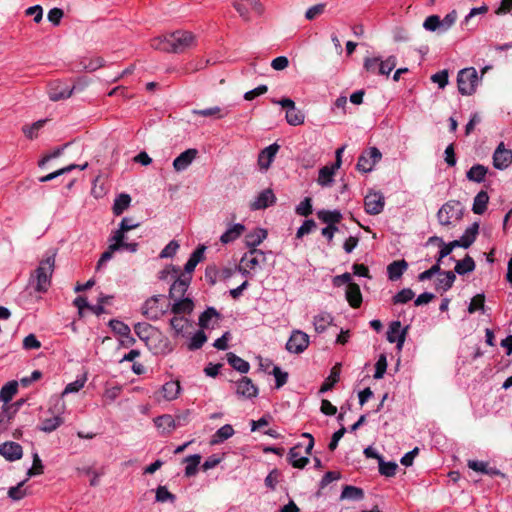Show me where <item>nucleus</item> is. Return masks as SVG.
Masks as SVG:
<instances>
[{"mask_svg": "<svg viewBox=\"0 0 512 512\" xmlns=\"http://www.w3.org/2000/svg\"><path fill=\"white\" fill-rule=\"evenodd\" d=\"M65 409L66 404L59 396L52 397L50 399V405L47 412L53 416L42 419L38 429L45 433H51L58 429L64 423L62 415L64 414Z\"/></svg>", "mask_w": 512, "mask_h": 512, "instance_id": "1", "label": "nucleus"}, {"mask_svg": "<svg viewBox=\"0 0 512 512\" xmlns=\"http://www.w3.org/2000/svg\"><path fill=\"white\" fill-rule=\"evenodd\" d=\"M55 252L46 255L39 263L36 269V285L35 290L39 293H44L48 290L51 283V276L55 266Z\"/></svg>", "mask_w": 512, "mask_h": 512, "instance_id": "2", "label": "nucleus"}, {"mask_svg": "<svg viewBox=\"0 0 512 512\" xmlns=\"http://www.w3.org/2000/svg\"><path fill=\"white\" fill-rule=\"evenodd\" d=\"M464 206L458 200H449L444 203L437 213V219L440 225L450 226L460 221L463 217Z\"/></svg>", "mask_w": 512, "mask_h": 512, "instance_id": "3", "label": "nucleus"}, {"mask_svg": "<svg viewBox=\"0 0 512 512\" xmlns=\"http://www.w3.org/2000/svg\"><path fill=\"white\" fill-rule=\"evenodd\" d=\"M457 17L456 10L450 11L443 19L438 15H430L424 20L423 27L427 31L443 34L455 24Z\"/></svg>", "mask_w": 512, "mask_h": 512, "instance_id": "4", "label": "nucleus"}, {"mask_svg": "<svg viewBox=\"0 0 512 512\" xmlns=\"http://www.w3.org/2000/svg\"><path fill=\"white\" fill-rule=\"evenodd\" d=\"M163 295H154L147 299L142 306V314L149 320L160 319L169 309V304L164 303Z\"/></svg>", "mask_w": 512, "mask_h": 512, "instance_id": "5", "label": "nucleus"}, {"mask_svg": "<svg viewBox=\"0 0 512 512\" xmlns=\"http://www.w3.org/2000/svg\"><path fill=\"white\" fill-rule=\"evenodd\" d=\"M479 81L478 72L474 67L461 69L457 75L458 90L462 95H471L475 92Z\"/></svg>", "mask_w": 512, "mask_h": 512, "instance_id": "6", "label": "nucleus"}, {"mask_svg": "<svg viewBox=\"0 0 512 512\" xmlns=\"http://www.w3.org/2000/svg\"><path fill=\"white\" fill-rule=\"evenodd\" d=\"M182 393V386L179 380L171 379L166 381L153 393V399L158 402H172L179 398Z\"/></svg>", "mask_w": 512, "mask_h": 512, "instance_id": "7", "label": "nucleus"}, {"mask_svg": "<svg viewBox=\"0 0 512 512\" xmlns=\"http://www.w3.org/2000/svg\"><path fill=\"white\" fill-rule=\"evenodd\" d=\"M171 52L182 53L196 44V38L189 31H175L170 33Z\"/></svg>", "mask_w": 512, "mask_h": 512, "instance_id": "8", "label": "nucleus"}, {"mask_svg": "<svg viewBox=\"0 0 512 512\" xmlns=\"http://www.w3.org/2000/svg\"><path fill=\"white\" fill-rule=\"evenodd\" d=\"M382 153L377 147H370L364 150L358 158L356 168L363 173H369L381 160Z\"/></svg>", "mask_w": 512, "mask_h": 512, "instance_id": "9", "label": "nucleus"}, {"mask_svg": "<svg viewBox=\"0 0 512 512\" xmlns=\"http://www.w3.org/2000/svg\"><path fill=\"white\" fill-rule=\"evenodd\" d=\"M272 102L274 104H278L281 107L286 109V121L288 124L292 126H298L304 122V114L298 110L295 106V103L290 98H283L281 100H275L273 99Z\"/></svg>", "mask_w": 512, "mask_h": 512, "instance_id": "10", "label": "nucleus"}, {"mask_svg": "<svg viewBox=\"0 0 512 512\" xmlns=\"http://www.w3.org/2000/svg\"><path fill=\"white\" fill-rule=\"evenodd\" d=\"M385 206V197L379 191L369 192L364 198V209L369 215L380 214Z\"/></svg>", "mask_w": 512, "mask_h": 512, "instance_id": "11", "label": "nucleus"}, {"mask_svg": "<svg viewBox=\"0 0 512 512\" xmlns=\"http://www.w3.org/2000/svg\"><path fill=\"white\" fill-rule=\"evenodd\" d=\"M308 345L309 336L300 330H295L286 343V349L291 353L300 354Z\"/></svg>", "mask_w": 512, "mask_h": 512, "instance_id": "12", "label": "nucleus"}, {"mask_svg": "<svg viewBox=\"0 0 512 512\" xmlns=\"http://www.w3.org/2000/svg\"><path fill=\"white\" fill-rule=\"evenodd\" d=\"M174 271L177 274V277L170 287L169 298L178 299V298L184 297V295L191 283L192 276L178 274V270H175V269H174Z\"/></svg>", "mask_w": 512, "mask_h": 512, "instance_id": "13", "label": "nucleus"}, {"mask_svg": "<svg viewBox=\"0 0 512 512\" xmlns=\"http://www.w3.org/2000/svg\"><path fill=\"white\" fill-rule=\"evenodd\" d=\"M75 90H77L76 85L70 87L66 83L56 81L50 84L48 94L52 101H59L69 98Z\"/></svg>", "mask_w": 512, "mask_h": 512, "instance_id": "14", "label": "nucleus"}, {"mask_svg": "<svg viewBox=\"0 0 512 512\" xmlns=\"http://www.w3.org/2000/svg\"><path fill=\"white\" fill-rule=\"evenodd\" d=\"M512 163V151L506 149L503 143H500L493 153V166L498 170H504Z\"/></svg>", "mask_w": 512, "mask_h": 512, "instance_id": "15", "label": "nucleus"}, {"mask_svg": "<svg viewBox=\"0 0 512 512\" xmlns=\"http://www.w3.org/2000/svg\"><path fill=\"white\" fill-rule=\"evenodd\" d=\"M276 201V197L271 189H265L261 191L249 205L250 210H262L273 205Z\"/></svg>", "mask_w": 512, "mask_h": 512, "instance_id": "16", "label": "nucleus"}, {"mask_svg": "<svg viewBox=\"0 0 512 512\" xmlns=\"http://www.w3.org/2000/svg\"><path fill=\"white\" fill-rule=\"evenodd\" d=\"M280 146L277 143H273L268 147L264 148L258 155V165L260 170L267 171L274 161Z\"/></svg>", "mask_w": 512, "mask_h": 512, "instance_id": "17", "label": "nucleus"}, {"mask_svg": "<svg viewBox=\"0 0 512 512\" xmlns=\"http://www.w3.org/2000/svg\"><path fill=\"white\" fill-rule=\"evenodd\" d=\"M406 336V329H401V323L399 321H394L390 324L387 331V340L390 343H396L397 349L401 350Z\"/></svg>", "mask_w": 512, "mask_h": 512, "instance_id": "18", "label": "nucleus"}, {"mask_svg": "<svg viewBox=\"0 0 512 512\" xmlns=\"http://www.w3.org/2000/svg\"><path fill=\"white\" fill-rule=\"evenodd\" d=\"M198 151L197 149L190 148L182 152L179 156H177L173 161V168L177 172H182L186 170L192 162L197 157Z\"/></svg>", "mask_w": 512, "mask_h": 512, "instance_id": "19", "label": "nucleus"}, {"mask_svg": "<svg viewBox=\"0 0 512 512\" xmlns=\"http://www.w3.org/2000/svg\"><path fill=\"white\" fill-rule=\"evenodd\" d=\"M265 253L260 249H250L241 258V263L245 264L248 268L255 270L265 262Z\"/></svg>", "mask_w": 512, "mask_h": 512, "instance_id": "20", "label": "nucleus"}, {"mask_svg": "<svg viewBox=\"0 0 512 512\" xmlns=\"http://www.w3.org/2000/svg\"><path fill=\"white\" fill-rule=\"evenodd\" d=\"M0 455L8 461H16L22 458V446L16 442H5L0 445Z\"/></svg>", "mask_w": 512, "mask_h": 512, "instance_id": "21", "label": "nucleus"}, {"mask_svg": "<svg viewBox=\"0 0 512 512\" xmlns=\"http://www.w3.org/2000/svg\"><path fill=\"white\" fill-rule=\"evenodd\" d=\"M236 393L246 398H254L258 394V388L248 377H242L236 383Z\"/></svg>", "mask_w": 512, "mask_h": 512, "instance_id": "22", "label": "nucleus"}, {"mask_svg": "<svg viewBox=\"0 0 512 512\" xmlns=\"http://www.w3.org/2000/svg\"><path fill=\"white\" fill-rule=\"evenodd\" d=\"M219 319V312L215 308L209 307L199 316V326L202 329L214 328Z\"/></svg>", "mask_w": 512, "mask_h": 512, "instance_id": "23", "label": "nucleus"}, {"mask_svg": "<svg viewBox=\"0 0 512 512\" xmlns=\"http://www.w3.org/2000/svg\"><path fill=\"white\" fill-rule=\"evenodd\" d=\"M174 302L171 306V312L175 315H181L183 316L185 314H190L194 309V303L193 300L189 297H181L178 299H172Z\"/></svg>", "mask_w": 512, "mask_h": 512, "instance_id": "24", "label": "nucleus"}, {"mask_svg": "<svg viewBox=\"0 0 512 512\" xmlns=\"http://www.w3.org/2000/svg\"><path fill=\"white\" fill-rule=\"evenodd\" d=\"M154 424L164 435H168L176 429V420L169 414L156 417Z\"/></svg>", "mask_w": 512, "mask_h": 512, "instance_id": "25", "label": "nucleus"}, {"mask_svg": "<svg viewBox=\"0 0 512 512\" xmlns=\"http://www.w3.org/2000/svg\"><path fill=\"white\" fill-rule=\"evenodd\" d=\"M245 231V226L241 223H235L229 226L226 231L221 235L220 241L223 244H228L238 239Z\"/></svg>", "mask_w": 512, "mask_h": 512, "instance_id": "26", "label": "nucleus"}, {"mask_svg": "<svg viewBox=\"0 0 512 512\" xmlns=\"http://www.w3.org/2000/svg\"><path fill=\"white\" fill-rule=\"evenodd\" d=\"M408 268V263L405 260L393 261L387 266L388 278L391 281H396L401 278Z\"/></svg>", "mask_w": 512, "mask_h": 512, "instance_id": "27", "label": "nucleus"}, {"mask_svg": "<svg viewBox=\"0 0 512 512\" xmlns=\"http://www.w3.org/2000/svg\"><path fill=\"white\" fill-rule=\"evenodd\" d=\"M333 316L328 312H320L319 314L314 316L313 325L314 329L317 333H323L326 329L332 325Z\"/></svg>", "mask_w": 512, "mask_h": 512, "instance_id": "28", "label": "nucleus"}, {"mask_svg": "<svg viewBox=\"0 0 512 512\" xmlns=\"http://www.w3.org/2000/svg\"><path fill=\"white\" fill-rule=\"evenodd\" d=\"M479 233V223H472L460 237L462 248H469L476 240Z\"/></svg>", "mask_w": 512, "mask_h": 512, "instance_id": "29", "label": "nucleus"}, {"mask_svg": "<svg viewBox=\"0 0 512 512\" xmlns=\"http://www.w3.org/2000/svg\"><path fill=\"white\" fill-rule=\"evenodd\" d=\"M205 247L201 246L198 247L189 257L187 260L185 266H184V273H181L182 275H191L192 272L195 270L197 264L202 260L203 254H204Z\"/></svg>", "mask_w": 512, "mask_h": 512, "instance_id": "30", "label": "nucleus"}, {"mask_svg": "<svg viewBox=\"0 0 512 512\" xmlns=\"http://www.w3.org/2000/svg\"><path fill=\"white\" fill-rule=\"evenodd\" d=\"M230 110L226 108H221L219 106L209 107L205 109H194L192 113L194 115H199L203 117H210L214 116L218 119L224 118L226 115H228Z\"/></svg>", "mask_w": 512, "mask_h": 512, "instance_id": "31", "label": "nucleus"}, {"mask_svg": "<svg viewBox=\"0 0 512 512\" xmlns=\"http://www.w3.org/2000/svg\"><path fill=\"white\" fill-rule=\"evenodd\" d=\"M364 498V491L360 487L353 485H345L342 489L340 499L341 500H352L360 501Z\"/></svg>", "mask_w": 512, "mask_h": 512, "instance_id": "32", "label": "nucleus"}, {"mask_svg": "<svg viewBox=\"0 0 512 512\" xmlns=\"http://www.w3.org/2000/svg\"><path fill=\"white\" fill-rule=\"evenodd\" d=\"M267 237V231L263 228H257L253 232L246 235V245L250 249H257L264 239Z\"/></svg>", "mask_w": 512, "mask_h": 512, "instance_id": "33", "label": "nucleus"}, {"mask_svg": "<svg viewBox=\"0 0 512 512\" xmlns=\"http://www.w3.org/2000/svg\"><path fill=\"white\" fill-rule=\"evenodd\" d=\"M346 299L353 308H358L362 303V294L359 285L350 284L346 289Z\"/></svg>", "mask_w": 512, "mask_h": 512, "instance_id": "34", "label": "nucleus"}, {"mask_svg": "<svg viewBox=\"0 0 512 512\" xmlns=\"http://www.w3.org/2000/svg\"><path fill=\"white\" fill-rule=\"evenodd\" d=\"M487 172V167L482 164H475L467 171L466 177L469 181L481 183L485 180Z\"/></svg>", "mask_w": 512, "mask_h": 512, "instance_id": "35", "label": "nucleus"}, {"mask_svg": "<svg viewBox=\"0 0 512 512\" xmlns=\"http://www.w3.org/2000/svg\"><path fill=\"white\" fill-rule=\"evenodd\" d=\"M317 217L328 225H336L342 219V214L339 210H319Z\"/></svg>", "mask_w": 512, "mask_h": 512, "instance_id": "36", "label": "nucleus"}, {"mask_svg": "<svg viewBox=\"0 0 512 512\" xmlns=\"http://www.w3.org/2000/svg\"><path fill=\"white\" fill-rule=\"evenodd\" d=\"M489 202V196L486 191H480L477 193V195L474 197L473 205H472V211L474 214L481 215L483 214L487 209V204Z\"/></svg>", "mask_w": 512, "mask_h": 512, "instance_id": "37", "label": "nucleus"}, {"mask_svg": "<svg viewBox=\"0 0 512 512\" xmlns=\"http://www.w3.org/2000/svg\"><path fill=\"white\" fill-rule=\"evenodd\" d=\"M87 166H88V163H84L83 165L70 164V165H68L66 167H63V168H61L59 170H56V171H54L52 173H49V174H47L45 176L40 177L39 181L42 182V183H45V182L51 181V180H53V179L63 175V174L71 172L72 170H74L76 168H78L80 170H84V169L87 168Z\"/></svg>", "mask_w": 512, "mask_h": 512, "instance_id": "38", "label": "nucleus"}, {"mask_svg": "<svg viewBox=\"0 0 512 512\" xmlns=\"http://www.w3.org/2000/svg\"><path fill=\"white\" fill-rule=\"evenodd\" d=\"M170 325L177 336L184 335V331L191 326V321L183 315H175L170 319Z\"/></svg>", "mask_w": 512, "mask_h": 512, "instance_id": "39", "label": "nucleus"}, {"mask_svg": "<svg viewBox=\"0 0 512 512\" xmlns=\"http://www.w3.org/2000/svg\"><path fill=\"white\" fill-rule=\"evenodd\" d=\"M21 403L16 402L10 405H5L0 412V427L6 426L18 411Z\"/></svg>", "mask_w": 512, "mask_h": 512, "instance_id": "40", "label": "nucleus"}, {"mask_svg": "<svg viewBox=\"0 0 512 512\" xmlns=\"http://www.w3.org/2000/svg\"><path fill=\"white\" fill-rule=\"evenodd\" d=\"M475 269V262L472 257L469 255H466L462 260H459L456 262L454 273H457L458 275H465L467 273H470L474 271Z\"/></svg>", "mask_w": 512, "mask_h": 512, "instance_id": "41", "label": "nucleus"}, {"mask_svg": "<svg viewBox=\"0 0 512 512\" xmlns=\"http://www.w3.org/2000/svg\"><path fill=\"white\" fill-rule=\"evenodd\" d=\"M136 335L145 342H148L154 334V327L146 322H139L134 325Z\"/></svg>", "mask_w": 512, "mask_h": 512, "instance_id": "42", "label": "nucleus"}, {"mask_svg": "<svg viewBox=\"0 0 512 512\" xmlns=\"http://www.w3.org/2000/svg\"><path fill=\"white\" fill-rule=\"evenodd\" d=\"M130 203H131L130 195H128L126 193H121L114 200L113 213L116 216L121 215L130 206Z\"/></svg>", "mask_w": 512, "mask_h": 512, "instance_id": "43", "label": "nucleus"}, {"mask_svg": "<svg viewBox=\"0 0 512 512\" xmlns=\"http://www.w3.org/2000/svg\"><path fill=\"white\" fill-rule=\"evenodd\" d=\"M17 391L18 383L16 381H10L6 383L0 390V401L5 404L9 403Z\"/></svg>", "mask_w": 512, "mask_h": 512, "instance_id": "44", "label": "nucleus"}, {"mask_svg": "<svg viewBox=\"0 0 512 512\" xmlns=\"http://www.w3.org/2000/svg\"><path fill=\"white\" fill-rule=\"evenodd\" d=\"M228 363L240 373H247L250 369V364L236 354L229 352L227 354Z\"/></svg>", "mask_w": 512, "mask_h": 512, "instance_id": "45", "label": "nucleus"}, {"mask_svg": "<svg viewBox=\"0 0 512 512\" xmlns=\"http://www.w3.org/2000/svg\"><path fill=\"white\" fill-rule=\"evenodd\" d=\"M234 435V429L230 424L220 427L211 439V444H219Z\"/></svg>", "mask_w": 512, "mask_h": 512, "instance_id": "46", "label": "nucleus"}, {"mask_svg": "<svg viewBox=\"0 0 512 512\" xmlns=\"http://www.w3.org/2000/svg\"><path fill=\"white\" fill-rule=\"evenodd\" d=\"M334 175L335 172L333 171V168L324 166L319 170L317 182L322 187H329L334 182Z\"/></svg>", "mask_w": 512, "mask_h": 512, "instance_id": "47", "label": "nucleus"}, {"mask_svg": "<svg viewBox=\"0 0 512 512\" xmlns=\"http://www.w3.org/2000/svg\"><path fill=\"white\" fill-rule=\"evenodd\" d=\"M298 449H299V446H295L290 449L289 462L295 468H304L307 465V463L309 462V459L307 456H301Z\"/></svg>", "mask_w": 512, "mask_h": 512, "instance_id": "48", "label": "nucleus"}, {"mask_svg": "<svg viewBox=\"0 0 512 512\" xmlns=\"http://www.w3.org/2000/svg\"><path fill=\"white\" fill-rule=\"evenodd\" d=\"M150 46L154 50L171 52L170 34L153 38L150 42Z\"/></svg>", "mask_w": 512, "mask_h": 512, "instance_id": "49", "label": "nucleus"}, {"mask_svg": "<svg viewBox=\"0 0 512 512\" xmlns=\"http://www.w3.org/2000/svg\"><path fill=\"white\" fill-rule=\"evenodd\" d=\"M467 466L473 471L480 472L487 475L499 474V471L494 468H489L488 463L479 460H469Z\"/></svg>", "mask_w": 512, "mask_h": 512, "instance_id": "50", "label": "nucleus"}, {"mask_svg": "<svg viewBox=\"0 0 512 512\" xmlns=\"http://www.w3.org/2000/svg\"><path fill=\"white\" fill-rule=\"evenodd\" d=\"M441 275L443 277L438 278L436 288L442 289L443 291H448L456 280L455 273L452 271H444L441 273Z\"/></svg>", "mask_w": 512, "mask_h": 512, "instance_id": "51", "label": "nucleus"}, {"mask_svg": "<svg viewBox=\"0 0 512 512\" xmlns=\"http://www.w3.org/2000/svg\"><path fill=\"white\" fill-rule=\"evenodd\" d=\"M185 462L187 463L185 467V475L187 477H192L197 473L198 465L201 462V456L199 454L189 455L185 458Z\"/></svg>", "mask_w": 512, "mask_h": 512, "instance_id": "52", "label": "nucleus"}, {"mask_svg": "<svg viewBox=\"0 0 512 512\" xmlns=\"http://www.w3.org/2000/svg\"><path fill=\"white\" fill-rule=\"evenodd\" d=\"M86 380L87 377L84 375L82 377H78L75 381L68 383L64 388L60 398L62 399V397H64L65 395L77 393L78 391H80L84 387Z\"/></svg>", "mask_w": 512, "mask_h": 512, "instance_id": "53", "label": "nucleus"}, {"mask_svg": "<svg viewBox=\"0 0 512 512\" xmlns=\"http://www.w3.org/2000/svg\"><path fill=\"white\" fill-rule=\"evenodd\" d=\"M206 341H207V336L204 333V331L201 329V330L197 331L190 338V341L188 343V349L190 351L198 350L205 344Z\"/></svg>", "mask_w": 512, "mask_h": 512, "instance_id": "54", "label": "nucleus"}, {"mask_svg": "<svg viewBox=\"0 0 512 512\" xmlns=\"http://www.w3.org/2000/svg\"><path fill=\"white\" fill-rule=\"evenodd\" d=\"M156 502L165 503L171 502L174 503L176 500V496L168 491L166 486H158L156 489L155 495Z\"/></svg>", "mask_w": 512, "mask_h": 512, "instance_id": "55", "label": "nucleus"}, {"mask_svg": "<svg viewBox=\"0 0 512 512\" xmlns=\"http://www.w3.org/2000/svg\"><path fill=\"white\" fill-rule=\"evenodd\" d=\"M340 378V369L337 366H334L331 370V373L327 380L322 384L320 388V392L329 391L335 383L339 381Z\"/></svg>", "mask_w": 512, "mask_h": 512, "instance_id": "56", "label": "nucleus"}, {"mask_svg": "<svg viewBox=\"0 0 512 512\" xmlns=\"http://www.w3.org/2000/svg\"><path fill=\"white\" fill-rule=\"evenodd\" d=\"M395 66H396V57L395 56H389L385 60L380 59L378 73L380 75L388 76L391 73V71L395 68Z\"/></svg>", "mask_w": 512, "mask_h": 512, "instance_id": "57", "label": "nucleus"}, {"mask_svg": "<svg viewBox=\"0 0 512 512\" xmlns=\"http://www.w3.org/2000/svg\"><path fill=\"white\" fill-rule=\"evenodd\" d=\"M379 473L386 477H392L396 474L398 465L395 462H385L384 459H380L378 462Z\"/></svg>", "mask_w": 512, "mask_h": 512, "instance_id": "58", "label": "nucleus"}, {"mask_svg": "<svg viewBox=\"0 0 512 512\" xmlns=\"http://www.w3.org/2000/svg\"><path fill=\"white\" fill-rule=\"evenodd\" d=\"M109 327L112 329V331L118 335L127 336L131 329L130 327L125 324L124 322L116 319H112L109 321Z\"/></svg>", "mask_w": 512, "mask_h": 512, "instance_id": "59", "label": "nucleus"}, {"mask_svg": "<svg viewBox=\"0 0 512 512\" xmlns=\"http://www.w3.org/2000/svg\"><path fill=\"white\" fill-rule=\"evenodd\" d=\"M27 479L21 481L14 487H10L8 490V496L14 501H19L23 499L26 496V490H24L22 487L26 483Z\"/></svg>", "mask_w": 512, "mask_h": 512, "instance_id": "60", "label": "nucleus"}, {"mask_svg": "<svg viewBox=\"0 0 512 512\" xmlns=\"http://www.w3.org/2000/svg\"><path fill=\"white\" fill-rule=\"evenodd\" d=\"M415 296V293L410 288H404L399 291L394 297V304H405L412 300Z\"/></svg>", "mask_w": 512, "mask_h": 512, "instance_id": "61", "label": "nucleus"}, {"mask_svg": "<svg viewBox=\"0 0 512 512\" xmlns=\"http://www.w3.org/2000/svg\"><path fill=\"white\" fill-rule=\"evenodd\" d=\"M488 11V7L486 5H482L480 7H474L470 10V12L465 16L464 20L461 22L462 27L469 28L471 20L476 16L480 14H485Z\"/></svg>", "mask_w": 512, "mask_h": 512, "instance_id": "62", "label": "nucleus"}, {"mask_svg": "<svg viewBox=\"0 0 512 512\" xmlns=\"http://www.w3.org/2000/svg\"><path fill=\"white\" fill-rule=\"evenodd\" d=\"M295 212L300 216H309L312 213V200L309 197L304 198L295 209Z\"/></svg>", "mask_w": 512, "mask_h": 512, "instance_id": "63", "label": "nucleus"}, {"mask_svg": "<svg viewBox=\"0 0 512 512\" xmlns=\"http://www.w3.org/2000/svg\"><path fill=\"white\" fill-rule=\"evenodd\" d=\"M125 234L126 232L119 226V228L109 237V244L116 245L117 249L121 250V245H123L126 239Z\"/></svg>", "mask_w": 512, "mask_h": 512, "instance_id": "64", "label": "nucleus"}]
</instances>
